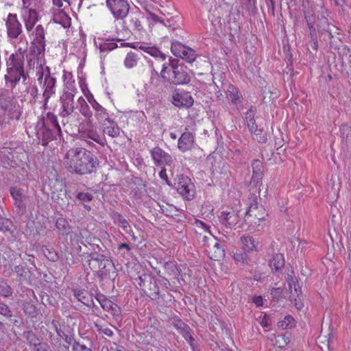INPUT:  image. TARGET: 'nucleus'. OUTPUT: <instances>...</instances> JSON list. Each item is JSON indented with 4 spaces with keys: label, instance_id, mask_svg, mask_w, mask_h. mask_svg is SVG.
<instances>
[{
    "label": "nucleus",
    "instance_id": "f257e3e1",
    "mask_svg": "<svg viewBox=\"0 0 351 351\" xmlns=\"http://www.w3.org/2000/svg\"><path fill=\"white\" fill-rule=\"evenodd\" d=\"M66 162L67 170L79 176H84L95 173L99 162L93 152L85 148H75L69 151Z\"/></svg>",
    "mask_w": 351,
    "mask_h": 351
},
{
    "label": "nucleus",
    "instance_id": "f03ea898",
    "mask_svg": "<svg viewBox=\"0 0 351 351\" xmlns=\"http://www.w3.org/2000/svg\"><path fill=\"white\" fill-rule=\"evenodd\" d=\"M6 74L4 75L5 84L10 88H14L21 79L25 82L28 77L25 69V59L14 55H10L5 59Z\"/></svg>",
    "mask_w": 351,
    "mask_h": 351
},
{
    "label": "nucleus",
    "instance_id": "7ed1b4c3",
    "mask_svg": "<svg viewBox=\"0 0 351 351\" xmlns=\"http://www.w3.org/2000/svg\"><path fill=\"white\" fill-rule=\"evenodd\" d=\"M321 18H317V38H320L322 42L325 44H329L330 47H332L333 35L332 33V27L335 26L329 23L327 17L329 16L328 10L324 7V3L321 5Z\"/></svg>",
    "mask_w": 351,
    "mask_h": 351
},
{
    "label": "nucleus",
    "instance_id": "20e7f679",
    "mask_svg": "<svg viewBox=\"0 0 351 351\" xmlns=\"http://www.w3.org/2000/svg\"><path fill=\"white\" fill-rule=\"evenodd\" d=\"M136 280L142 291L152 300H157L160 298L161 295L160 294L158 279L155 276L145 273L139 276Z\"/></svg>",
    "mask_w": 351,
    "mask_h": 351
},
{
    "label": "nucleus",
    "instance_id": "39448f33",
    "mask_svg": "<svg viewBox=\"0 0 351 351\" xmlns=\"http://www.w3.org/2000/svg\"><path fill=\"white\" fill-rule=\"evenodd\" d=\"M19 152L16 149H8L7 147H2L0 149V160L3 167L6 169L14 168L20 167L23 165L25 160L27 158L25 152L20 153L19 158L16 156Z\"/></svg>",
    "mask_w": 351,
    "mask_h": 351
},
{
    "label": "nucleus",
    "instance_id": "423d86ee",
    "mask_svg": "<svg viewBox=\"0 0 351 351\" xmlns=\"http://www.w3.org/2000/svg\"><path fill=\"white\" fill-rule=\"evenodd\" d=\"M172 66L173 74L171 76L165 77V82L175 85L187 84L191 82V75L188 68L184 64L183 62L179 59L178 62Z\"/></svg>",
    "mask_w": 351,
    "mask_h": 351
},
{
    "label": "nucleus",
    "instance_id": "0eeeda50",
    "mask_svg": "<svg viewBox=\"0 0 351 351\" xmlns=\"http://www.w3.org/2000/svg\"><path fill=\"white\" fill-rule=\"evenodd\" d=\"M9 192L14 200V206L16 208V213L23 216L27 213V208L29 206L31 197L26 195L24 189L18 186H11Z\"/></svg>",
    "mask_w": 351,
    "mask_h": 351
},
{
    "label": "nucleus",
    "instance_id": "6e6552de",
    "mask_svg": "<svg viewBox=\"0 0 351 351\" xmlns=\"http://www.w3.org/2000/svg\"><path fill=\"white\" fill-rule=\"evenodd\" d=\"M268 214L263 206L255 208L250 215L245 213L243 218L244 224L247 226V230L251 232L261 231L263 229L261 222L265 220Z\"/></svg>",
    "mask_w": 351,
    "mask_h": 351
},
{
    "label": "nucleus",
    "instance_id": "1a4fd4ad",
    "mask_svg": "<svg viewBox=\"0 0 351 351\" xmlns=\"http://www.w3.org/2000/svg\"><path fill=\"white\" fill-rule=\"evenodd\" d=\"M106 4L117 20L124 19L129 14L130 5L128 0H106Z\"/></svg>",
    "mask_w": 351,
    "mask_h": 351
},
{
    "label": "nucleus",
    "instance_id": "9d476101",
    "mask_svg": "<svg viewBox=\"0 0 351 351\" xmlns=\"http://www.w3.org/2000/svg\"><path fill=\"white\" fill-rule=\"evenodd\" d=\"M106 266H104V264L102 263L99 266V268L93 271V275L99 280V282H103L105 280L108 279L114 282L118 276L117 269L114 266L111 256L109 257L108 261H106Z\"/></svg>",
    "mask_w": 351,
    "mask_h": 351
},
{
    "label": "nucleus",
    "instance_id": "9b49d317",
    "mask_svg": "<svg viewBox=\"0 0 351 351\" xmlns=\"http://www.w3.org/2000/svg\"><path fill=\"white\" fill-rule=\"evenodd\" d=\"M84 259L88 264V267L85 269V271L90 269V271L96 270L99 268V265L102 263L104 266H106L108 258L110 257V253L109 252H91L90 253L84 254Z\"/></svg>",
    "mask_w": 351,
    "mask_h": 351
},
{
    "label": "nucleus",
    "instance_id": "f8f14e48",
    "mask_svg": "<svg viewBox=\"0 0 351 351\" xmlns=\"http://www.w3.org/2000/svg\"><path fill=\"white\" fill-rule=\"evenodd\" d=\"M176 189L178 193L186 200H192L195 197V186L186 176H179Z\"/></svg>",
    "mask_w": 351,
    "mask_h": 351
},
{
    "label": "nucleus",
    "instance_id": "ddd939ff",
    "mask_svg": "<svg viewBox=\"0 0 351 351\" xmlns=\"http://www.w3.org/2000/svg\"><path fill=\"white\" fill-rule=\"evenodd\" d=\"M5 27L8 37L10 39L19 38L23 34L22 24L19 21L16 14H8L5 19Z\"/></svg>",
    "mask_w": 351,
    "mask_h": 351
},
{
    "label": "nucleus",
    "instance_id": "4468645a",
    "mask_svg": "<svg viewBox=\"0 0 351 351\" xmlns=\"http://www.w3.org/2000/svg\"><path fill=\"white\" fill-rule=\"evenodd\" d=\"M49 186L52 200L56 204H61V202H63V195L66 194L65 182L56 178L54 180H49Z\"/></svg>",
    "mask_w": 351,
    "mask_h": 351
},
{
    "label": "nucleus",
    "instance_id": "2eb2a0df",
    "mask_svg": "<svg viewBox=\"0 0 351 351\" xmlns=\"http://www.w3.org/2000/svg\"><path fill=\"white\" fill-rule=\"evenodd\" d=\"M150 155L156 167L171 166L173 162L171 156L158 146L150 150Z\"/></svg>",
    "mask_w": 351,
    "mask_h": 351
},
{
    "label": "nucleus",
    "instance_id": "dca6fc26",
    "mask_svg": "<svg viewBox=\"0 0 351 351\" xmlns=\"http://www.w3.org/2000/svg\"><path fill=\"white\" fill-rule=\"evenodd\" d=\"M3 111L2 120L0 121L1 125L10 124L11 121L16 120L18 121L21 114L22 110L19 105L18 102L11 104L8 107L1 109Z\"/></svg>",
    "mask_w": 351,
    "mask_h": 351
},
{
    "label": "nucleus",
    "instance_id": "f3484780",
    "mask_svg": "<svg viewBox=\"0 0 351 351\" xmlns=\"http://www.w3.org/2000/svg\"><path fill=\"white\" fill-rule=\"evenodd\" d=\"M61 135L56 133L49 128L40 127L38 124L36 125V136L38 141V144L43 146L48 145L49 143L57 139V136Z\"/></svg>",
    "mask_w": 351,
    "mask_h": 351
},
{
    "label": "nucleus",
    "instance_id": "a211bd4d",
    "mask_svg": "<svg viewBox=\"0 0 351 351\" xmlns=\"http://www.w3.org/2000/svg\"><path fill=\"white\" fill-rule=\"evenodd\" d=\"M36 124H38L40 127L49 128L56 133L62 135V130L57 116L51 112H48L45 115H43L39 118Z\"/></svg>",
    "mask_w": 351,
    "mask_h": 351
},
{
    "label": "nucleus",
    "instance_id": "6ab92c4d",
    "mask_svg": "<svg viewBox=\"0 0 351 351\" xmlns=\"http://www.w3.org/2000/svg\"><path fill=\"white\" fill-rule=\"evenodd\" d=\"M90 232L86 230H82L80 232L71 233L70 234V244L72 250L77 254L82 251V245H86L85 243L86 237H89Z\"/></svg>",
    "mask_w": 351,
    "mask_h": 351
},
{
    "label": "nucleus",
    "instance_id": "aec40b11",
    "mask_svg": "<svg viewBox=\"0 0 351 351\" xmlns=\"http://www.w3.org/2000/svg\"><path fill=\"white\" fill-rule=\"evenodd\" d=\"M78 131L80 138L86 141L89 145H90V141L88 140H92L101 145H104L105 143L104 138L91 126L88 128L82 126L79 128Z\"/></svg>",
    "mask_w": 351,
    "mask_h": 351
},
{
    "label": "nucleus",
    "instance_id": "412c9836",
    "mask_svg": "<svg viewBox=\"0 0 351 351\" xmlns=\"http://www.w3.org/2000/svg\"><path fill=\"white\" fill-rule=\"evenodd\" d=\"M317 18L318 17L304 19L308 32V36L311 40L309 45L315 51L318 49L317 27Z\"/></svg>",
    "mask_w": 351,
    "mask_h": 351
},
{
    "label": "nucleus",
    "instance_id": "4be33fe9",
    "mask_svg": "<svg viewBox=\"0 0 351 351\" xmlns=\"http://www.w3.org/2000/svg\"><path fill=\"white\" fill-rule=\"evenodd\" d=\"M194 103L193 98L191 93L187 91H175L172 97V104L178 108H191Z\"/></svg>",
    "mask_w": 351,
    "mask_h": 351
},
{
    "label": "nucleus",
    "instance_id": "5701e85b",
    "mask_svg": "<svg viewBox=\"0 0 351 351\" xmlns=\"http://www.w3.org/2000/svg\"><path fill=\"white\" fill-rule=\"evenodd\" d=\"M71 291L78 302L90 308L95 306L93 301V294L83 288H72Z\"/></svg>",
    "mask_w": 351,
    "mask_h": 351
},
{
    "label": "nucleus",
    "instance_id": "b1692460",
    "mask_svg": "<svg viewBox=\"0 0 351 351\" xmlns=\"http://www.w3.org/2000/svg\"><path fill=\"white\" fill-rule=\"evenodd\" d=\"M45 69L47 71V73L44 77L43 84L44 91L42 95L45 97H51L56 93V78L51 75L49 66H47Z\"/></svg>",
    "mask_w": 351,
    "mask_h": 351
},
{
    "label": "nucleus",
    "instance_id": "393cba45",
    "mask_svg": "<svg viewBox=\"0 0 351 351\" xmlns=\"http://www.w3.org/2000/svg\"><path fill=\"white\" fill-rule=\"evenodd\" d=\"M194 143V134L190 132H184L178 139V148L182 152H186L193 147Z\"/></svg>",
    "mask_w": 351,
    "mask_h": 351
},
{
    "label": "nucleus",
    "instance_id": "a878e982",
    "mask_svg": "<svg viewBox=\"0 0 351 351\" xmlns=\"http://www.w3.org/2000/svg\"><path fill=\"white\" fill-rule=\"evenodd\" d=\"M219 222L226 228H231L239 221V217L235 211H222L219 216Z\"/></svg>",
    "mask_w": 351,
    "mask_h": 351
},
{
    "label": "nucleus",
    "instance_id": "bb28decb",
    "mask_svg": "<svg viewBox=\"0 0 351 351\" xmlns=\"http://www.w3.org/2000/svg\"><path fill=\"white\" fill-rule=\"evenodd\" d=\"M285 264L284 254L275 253L269 261V266L273 273H281Z\"/></svg>",
    "mask_w": 351,
    "mask_h": 351
},
{
    "label": "nucleus",
    "instance_id": "cd10ccee",
    "mask_svg": "<svg viewBox=\"0 0 351 351\" xmlns=\"http://www.w3.org/2000/svg\"><path fill=\"white\" fill-rule=\"evenodd\" d=\"M21 308L25 315L30 319H36L40 313L39 308L32 300H23L21 302Z\"/></svg>",
    "mask_w": 351,
    "mask_h": 351
},
{
    "label": "nucleus",
    "instance_id": "c85d7f7f",
    "mask_svg": "<svg viewBox=\"0 0 351 351\" xmlns=\"http://www.w3.org/2000/svg\"><path fill=\"white\" fill-rule=\"evenodd\" d=\"M301 7L304 19L317 17V5L313 0H301Z\"/></svg>",
    "mask_w": 351,
    "mask_h": 351
},
{
    "label": "nucleus",
    "instance_id": "c756f323",
    "mask_svg": "<svg viewBox=\"0 0 351 351\" xmlns=\"http://www.w3.org/2000/svg\"><path fill=\"white\" fill-rule=\"evenodd\" d=\"M46 43L32 40L29 46V55L34 58H41L45 55Z\"/></svg>",
    "mask_w": 351,
    "mask_h": 351
},
{
    "label": "nucleus",
    "instance_id": "7c9ffc66",
    "mask_svg": "<svg viewBox=\"0 0 351 351\" xmlns=\"http://www.w3.org/2000/svg\"><path fill=\"white\" fill-rule=\"evenodd\" d=\"M227 93L229 95L230 99L231 100V103L233 105L236 106L242 105L243 97L241 93L240 92L237 87H236L233 84H230L227 88Z\"/></svg>",
    "mask_w": 351,
    "mask_h": 351
},
{
    "label": "nucleus",
    "instance_id": "2f4dec72",
    "mask_svg": "<svg viewBox=\"0 0 351 351\" xmlns=\"http://www.w3.org/2000/svg\"><path fill=\"white\" fill-rule=\"evenodd\" d=\"M256 107L255 106H251L245 113V119L250 132H254L256 127H258L255 119V114H256Z\"/></svg>",
    "mask_w": 351,
    "mask_h": 351
},
{
    "label": "nucleus",
    "instance_id": "473e14b6",
    "mask_svg": "<svg viewBox=\"0 0 351 351\" xmlns=\"http://www.w3.org/2000/svg\"><path fill=\"white\" fill-rule=\"evenodd\" d=\"M52 20L54 23L61 25L64 28L71 26V19L63 10H58L57 12H55Z\"/></svg>",
    "mask_w": 351,
    "mask_h": 351
},
{
    "label": "nucleus",
    "instance_id": "72a5a7b5",
    "mask_svg": "<svg viewBox=\"0 0 351 351\" xmlns=\"http://www.w3.org/2000/svg\"><path fill=\"white\" fill-rule=\"evenodd\" d=\"M37 8H31L28 10L27 14L23 16V20L26 29L29 32L31 31L36 22L38 21V14L36 12Z\"/></svg>",
    "mask_w": 351,
    "mask_h": 351
},
{
    "label": "nucleus",
    "instance_id": "f704fd0d",
    "mask_svg": "<svg viewBox=\"0 0 351 351\" xmlns=\"http://www.w3.org/2000/svg\"><path fill=\"white\" fill-rule=\"evenodd\" d=\"M285 280L289 285V289L292 292L293 289L298 297L302 294V289L299 285L298 278L294 275L293 271H288L285 276Z\"/></svg>",
    "mask_w": 351,
    "mask_h": 351
},
{
    "label": "nucleus",
    "instance_id": "c9c22d12",
    "mask_svg": "<svg viewBox=\"0 0 351 351\" xmlns=\"http://www.w3.org/2000/svg\"><path fill=\"white\" fill-rule=\"evenodd\" d=\"M102 127L104 133L112 138L117 137L120 134V128L113 119L103 123Z\"/></svg>",
    "mask_w": 351,
    "mask_h": 351
},
{
    "label": "nucleus",
    "instance_id": "e433bc0d",
    "mask_svg": "<svg viewBox=\"0 0 351 351\" xmlns=\"http://www.w3.org/2000/svg\"><path fill=\"white\" fill-rule=\"evenodd\" d=\"M143 14L141 12L138 13H132L129 17V24L131 32H141L143 29V26L141 22L143 19Z\"/></svg>",
    "mask_w": 351,
    "mask_h": 351
},
{
    "label": "nucleus",
    "instance_id": "4c0bfd02",
    "mask_svg": "<svg viewBox=\"0 0 351 351\" xmlns=\"http://www.w3.org/2000/svg\"><path fill=\"white\" fill-rule=\"evenodd\" d=\"M55 226L58 230V234L63 237H67L72 233V227L66 219L64 217H58L56 219Z\"/></svg>",
    "mask_w": 351,
    "mask_h": 351
},
{
    "label": "nucleus",
    "instance_id": "58836bf2",
    "mask_svg": "<svg viewBox=\"0 0 351 351\" xmlns=\"http://www.w3.org/2000/svg\"><path fill=\"white\" fill-rule=\"evenodd\" d=\"M0 315L15 326H19L20 321L13 315L11 308L5 303L0 302Z\"/></svg>",
    "mask_w": 351,
    "mask_h": 351
},
{
    "label": "nucleus",
    "instance_id": "ea45409f",
    "mask_svg": "<svg viewBox=\"0 0 351 351\" xmlns=\"http://www.w3.org/2000/svg\"><path fill=\"white\" fill-rule=\"evenodd\" d=\"M75 199L81 204L87 210H90L91 207L86 203L91 202L94 198L93 195L88 192H83L77 190L75 191Z\"/></svg>",
    "mask_w": 351,
    "mask_h": 351
},
{
    "label": "nucleus",
    "instance_id": "a19ab883",
    "mask_svg": "<svg viewBox=\"0 0 351 351\" xmlns=\"http://www.w3.org/2000/svg\"><path fill=\"white\" fill-rule=\"evenodd\" d=\"M17 101L12 93L5 89L0 90V108L1 110L8 107L11 104Z\"/></svg>",
    "mask_w": 351,
    "mask_h": 351
},
{
    "label": "nucleus",
    "instance_id": "79ce46f5",
    "mask_svg": "<svg viewBox=\"0 0 351 351\" xmlns=\"http://www.w3.org/2000/svg\"><path fill=\"white\" fill-rule=\"evenodd\" d=\"M138 48L153 57L159 58L160 60H165L166 59V55L160 51L156 47L141 45Z\"/></svg>",
    "mask_w": 351,
    "mask_h": 351
},
{
    "label": "nucleus",
    "instance_id": "37998d69",
    "mask_svg": "<svg viewBox=\"0 0 351 351\" xmlns=\"http://www.w3.org/2000/svg\"><path fill=\"white\" fill-rule=\"evenodd\" d=\"M240 240L243 245V250L248 253L253 251H258L255 240L252 236H242Z\"/></svg>",
    "mask_w": 351,
    "mask_h": 351
},
{
    "label": "nucleus",
    "instance_id": "c03bdc74",
    "mask_svg": "<svg viewBox=\"0 0 351 351\" xmlns=\"http://www.w3.org/2000/svg\"><path fill=\"white\" fill-rule=\"evenodd\" d=\"M165 269L168 275L174 276V278L177 280V281L180 283V276L181 271L178 268L176 263L175 261H167L165 263L164 265Z\"/></svg>",
    "mask_w": 351,
    "mask_h": 351
},
{
    "label": "nucleus",
    "instance_id": "a18cd8bd",
    "mask_svg": "<svg viewBox=\"0 0 351 351\" xmlns=\"http://www.w3.org/2000/svg\"><path fill=\"white\" fill-rule=\"evenodd\" d=\"M121 40H122L119 38H111L109 37L106 38L103 43H99L97 47L101 53L110 51L118 47V45L115 42Z\"/></svg>",
    "mask_w": 351,
    "mask_h": 351
},
{
    "label": "nucleus",
    "instance_id": "49530a36",
    "mask_svg": "<svg viewBox=\"0 0 351 351\" xmlns=\"http://www.w3.org/2000/svg\"><path fill=\"white\" fill-rule=\"evenodd\" d=\"M110 217L114 223L121 227L123 231L127 230H129L128 228H130L131 226L130 225L128 221L125 219L120 213L113 211L110 214Z\"/></svg>",
    "mask_w": 351,
    "mask_h": 351
},
{
    "label": "nucleus",
    "instance_id": "de8ad7c7",
    "mask_svg": "<svg viewBox=\"0 0 351 351\" xmlns=\"http://www.w3.org/2000/svg\"><path fill=\"white\" fill-rule=\"evenodd\" d=\"M248 252L243 250H237L233 254V258L235 263L239 265H248L250 258L247 254Z\"/></svg>",
    "mask_w": 351,
    "mask_h": 351
},
{
    "label": "nucleus",
    "instance_id": "09e8293b",
    "mask_svg": "<svg viewBox=\"0 0 351 351\" xmlns=\"http://www.w3.org/2000/svg\"><path fill=\"white\" fill-rule=\"evenodd\" d=\"M179 59L172 58L170 57L167 62H165L162 64V68L160 71V77L165 81V76H171L173 74L172 66L176 64L175 63L178 62Z\"/></svg>",
    "mask_w": 351,
    "mask_h": 351
},
{
    "label": "nucleus",
    "instance_id": "8fccbe9b",
    "mask_svg": "<svg viewBox=\"0 0 351 351\" xmlns=\"http://www.w3.org/2000/svg\"><path fill=\"white\" fill-rule=\"evenodd\" d=\"M16 274L17 279L20 282L27 280V274L29 272L26 263L15 265L12 270Z\"/></svg>",
    "mask_w": 351,
    "mask_h": 351
},
{
    "label": "nucleus",
    "instance_id": "3c124183",
    "mask_svg": "<svg viewBox=\"0 0 351 351\" xmlns=\"http://www.w3.org/2000/svg\"><path fill=\"white\" fill-rule=\"evenodd\" d=\"M61 108L59 110L60 117H69V115H75L74 112L73 102L60 101Z\"/></svg>",
    "mask_w": 351,
    "mask_h": 351
},
{
    "label": "nucleus",
    "instance_id": "603ef678",
    "mask_svg": "<svg viewBox=\"0 0 351 351\" xmlns=\"http://www.w3.org/2000/svg\"><path fill=\"white\" fill-rule=\"evenodd\" d=\"M22 337L26 339L27 344L29 347L34 348L40 339L38 335L32 330H25L22 333Z\"/></svg>",
    "mask_w": 351,
    "mask_h": 351
},
{
    "label": "nucleus",
    "instance_id": "864d4df0",
    "mask_svg": "<svg viewBox=\"0 0 351 351\" xmlns=\"http://www.w3.org/2000/svg\"><path fill=\"white\" fill-rule=\"evenodd\" d=\"M247 209L245 213L250 215L255 208L261 207V205L258 204V196L254 193H250L247 199Z\"/></svg>",
    "mask_w": 351,
    "mask_h": 351
},
{
    "label": "nucleus",
    "instance_id": "5fc2aeb1",
    "mask_svg": "<svg viewBox=\"0 0 351 351\" xmlns=\"http://www.w3.org/2000/svg\"><path fill=\"white\" fill-rule=\"evenodd\" d=\"M179 58L184 60L189 63H192L196 59V52L192 48L186 45L185 49L182 51Z\"/></svg>",
    "mask_w": 351,
    "mask_h": 351
},
{
    "label": "nucleus",
    "instance_id": "6e6d98bb",
    "mask_svg": "<svg viewBox=\"0 0 351 351\" xmlns=\"http://www.w3.org/2000/svg\"><path fill=\"white\" fill-rule=\"evenodd\" d=\"M95 299L98 301L104 311H110V308H113L112 305L114 304V302L107 298L104 294L99 292L97 293Z\"/></svg>",
    "mask_w": 351,
    "mask_h": 351
},
{
    "label": "nucleus",
    "instance_id": "4d7b16f0",
    "mask_svg": "<svg viewBox=\"0 0 351 351\" xmlns=\"http://www.w3.org/2000/svg\"><path fill=\"white\" fill-rule=\"evenodd\" d=\"M46 31L42 25H38L32 32L34 41L45 42Z\"/></svg>",
    "mask_w": 351,
    "mask_h": 351
},
{
    "label": "nucleus",
    "instance_id": "13d9d810",
    "mask_svg": "<svg viewBox=\"0 0 351 351\" xmlns=\"http://www.w3.org/2000/svg\"><path fill=\"white\" fill-rule=\"evenodd\" d=\"M278 326L283 330L292 328L295 326V320L293 316L287 315L283 320L278 322Z\"/></svg>",
    "mask_w": 351,
    "mask_h": 351
},
{
    "label": "nucleus",
    "instance_id": "bf43d9fd",
    "mask_svg": "<svg viewBox=\"0 0 351 351\" xmlns=\"http://www.w3.org/2000/svg\"><path fill=\"white\" fill-rule=\"evenodd\" d=\"M339 132L343 142L348 143L351 141V126L348 124L341 125Z\"/></svg>",
    "mask_w": 351,
    "mask_h": 351
},
{
    "label": "nucleus",
    "instance_id": "052dcab7",
    "mask_svg": "<svg viewBox=\"0 0 351 351\" xmlns=\"http://www.w3.org/2000/svg\"><path fill=\"white\" fill-rule=\"evenodd\" d=\"M173 326L180 334L182 332L188 330L190 327L188 324H185L178 316H175L172 320Z\"/></svg>",
    "mask_w": 351,
    "mask_h": 351
},
{
    "label": "nucleus",
    "instance_id": "680f3d73",
    "mask_svg": "<svg viewBox=\"0 0 351 351\" xmlns=\"http://www.w3.org/2000/svg\"><path fill=\"white\" fill-rule=\"evenodd\" d=\"M75 88L74 87H70V89L69 88H64V92L60 98V101H69V102H73V98L75 93Z\"/></svg>",
    "mask_w": 351,
    "mask_h": 351
},
{
    "label": "nucleus",
    "instance_id": "e2e57ef3",
    "mask_svg": "<svg viewBox=\"0 0 351 351\" xmlns=\"http://www.w3.org/2000/svg\"><path fill=\"white\" fill-rule=\"evenodd\" d=\"M97 121L102 125L105 122L110 121L111 119L109 117L107 110L104 108L101 107L100 109L95 110V114Z\"/></svg>",
    "mask_w": 351,
    "mask_h": 351
},
{
    "label": "nucleus",
    "instance_id": "0e129e2a",
    "mask_svg": "<svg viewBox=\"0 0 351 351\" xmlns=\"http://www.w3.org/2000/svg\"><path fill=\"white\" fill-rule=\"evenodd\" d=\"M13 294L12 288L5 281H0V295L3 298H10Z\"/></svg>",
    "mask_w": 351,
    "mask_h": 351
},
{
    "label": "nucleus",
    "instance_id": "69168bd1",
    "mask_svg": "<svg viewBox=\"0 0 351 351\" xmlns=\"http://www.w3.org/2000/svg\"><path fill=\"white\" fill-rule=\"evenodd\" d=\"M185 47L186 45H183L181 42L173 40L171 41V51L175 56L179 57L181 56L180 54L183 49H185Z\"/></svg>",
    "mask_w": 351,
    "mask_h": 351
},
{
    "label": "nucleus",
    "instance_id": "338daca9",
    "mask_svg": "<svg viewBox=\"0 0 351 351\" xmlns=\"http://www.w3.org/2000/svg\"><path fill=\"white\" fill-rule=\"evenodd\" d=\"M40 300L42 304L47 307V306H55L56 304V300L47 294L46 292L42 291L40 294Z\"/></svg>",
    "mask_w": 351,
    "mask_h": 351
},
{
    "label": "nucleus",
    "instance_id": "774afa93",
    "mask_svg": "<svg viewBox=\"0 0 351 351\" xmlns=\"http://www.w3.org/2000/svg\"><path fill=\"white\" fill-rule=\"evenodd\" d=\"M137 60V55L135 53L130 51L127 54L124 60L125 66L129 69L132 68L136 65Z\"/></svg>",
    "mask_w": 351,
    "mask_h": 351
}]
</instances>
